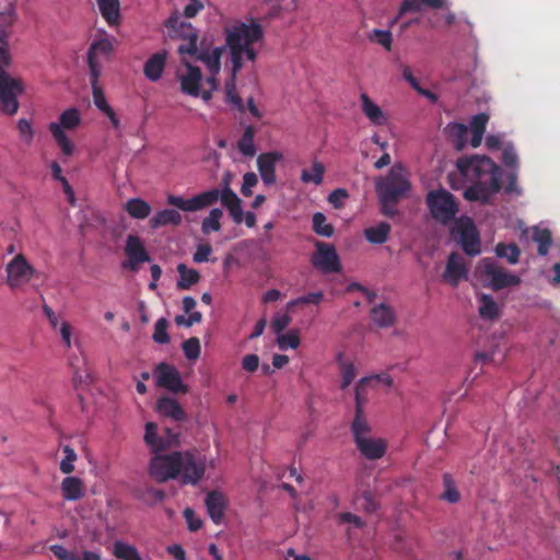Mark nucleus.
I'll return each mask as SVG.
<instances>
[{
  "label": "nucleus",
  "instance_id": "nucleus-21",
  "mask_svg": "<svg viewBox=\"0 0 560 560\" xmlns=\"http://www.w3.org/2000/svg\"><path fill=\"white\" fill-rule=\"evenodd\" d=\"M125 255L126 259L122 260L121 268L135 273L139 271L141 265L151 259L145 247H125Z\"/></svg>",
  "mask_w": 560,
  "mask_h": 560
},
{
  "label": "nucleus",
  "instance_id": "nucleus-46",
  "mask_svg": "<svg viewBox=\"0 0 560 560\" xmlns=\"http://www.w3.org/2000/svg\"><path fill=\"white\" fill-rule=\"evenodd\" d=\"M368 38L372 43L380 44L385 50L390 51L393 45V35L390 31L375 28L368 34Z\"/></svg>",
  "mask_w": 560,
  "mask_h": 560
},
{
  "label": "nucleus",
  "instance_id": "nucleus-58",
  "mask_svg": "<svg viewBox=\"0 0 560 560\" xmlns=\"http://www.w3.org/2000/svg\"><path fill=\"white\" fill-rule=\"evenodd\" d=\"M258 176L254 173H246L243 176L241 191L244 197H250L253 195V188L257 186Z\"/></svg>",
  "mask_w": 560,
  "mask_h": 560
},
{
  "label": "nucleus",
  "instance_id": "nucleus-18",
  "mask_svg": "<svg viewBox=\"0 0 560 560\" xmlns=\"http://www.w3.org/2000/svg\"><path fill=\"white\" fill-rule=\"evenodd\" d=\"M113 50V44L108 38H101L98 40H94L91 43V47L88 51V66L90 72H93V68L97 70V72L102 73V66L98 61V56H104L108 58Z\"/></svg>",
  "mask_w": 560,
  "mask_h": 560
},
{
  "label": "nucleus",
  "instance_id": "nucleus-52",
  "mask_svg": "<svg viewBox=\"0 0 560 560\" xmlns=\"http://www.w3.org/2000/svg\"><path fill=\"white\" fill-rule=\"evenodd\" d=\"M63 452L66 453L65 459H62L59 464V469L63 474H70L74 471V462L77 459V454L69 445L63 447Z\"/></svg>",
  "mask_w": 560,
  "mask_h": 560
},
{
  "label": "nucleus",
  "instance_id": "nucleus-63",
  "mask_svg": "<svg viewBox=\"0 0 560 560\" xmlns=\"http://www.w3.org/2000/svg\"><path fill=\"white\" fill-rule=\"evenodd\" d=\"M205 9V4L200 0H189L188 4L184 8V15L187 19H192L198 12Z\"/></svg>",
  "mask_w": 560,
  "mask_h": 560
},
{
  "label": "nucleus",
  "instance_id": "nucleus-31",
  "mask_svg": "<svg viewBox=\"0 0 560 560\" xmlns=\"http://www.w3.org/2000/svg\"><path fill=\"white\" fill-rule=\"evenodd\" d=\"M256 128L247 126L237 142V149L245 158H253L256 155L257 148L255 145Z\"/></svg>",
  "mask_w": 560,
  "mask_h": 560
},
{
  "label": "nucleus",
  "instance_id": "nucleus-27",
  "mask_svg": "<svg viewBox=\"0 0 560 560\" xmlns=\"http://www.w3.org/2000/svg\"><path fill=\"white\" fill-rule=\"evenodd\" d=\"M373 324L381 328L390 327L396 323V313L390 305L381 303L371 310Z\"/></svg>",
  "mask_w": 560,
  "mask_h": 560
},
{
  "label": "nucleus",
  "instance_id": "nucleus-51",
  "mask_svg": "<svg viewBox=\"0 0 560 560\" xmlns=\"http://www.w3.org/2000/svg\"><path fill=\"white\" fill-rule=\"evenodd\" d=\"M183 351L189 360L198 359L200 354V343L198 337H190L183 343Z\"/></svg>",
  "mask_w": 560,
  "mask_h": 560
},
{
  "label": "nucleus",
  "instance_id": "nucleus-41",
  "mask_svg": "<svg viewBox=\"0 0 560 560\" xmlns=\"http://www.w3.org/2000/svg\"><path fill=\"white\" fill-rule=\"evenodd\" d=\"M177 271L179 273V280L177 282V287L179 289L186 290L189 289L191 285L198 283L199 273L197 269L188 268L186 265L179 264L177 267Z\"/></svg>",
  "mask_w": 560,
  "mask_h": 560
},
{
  "label": "nucleus",
  "instance_id": "nucleus-34",
  "mask_svg": "<svg viewBox=\"0 0 560 560\" xmlns=\"http://www.w3.org/2000/svg\"><path fill=\"white\" fill-rule=\"evenodd\" d=\"M337 364L341 375V388H347L355 378V366L343 353L337 354Z\"/></svg>",
  "mask_w": 560,
  "mask_h": 560
},
{
  "label": "nucleus",
  "instance_id": "nucleus-55",
  "mask_svg": "<svg viewBox=\"0 0 560 560\" xmlns=\"http://www.w3.org/2000/svg\"><path fill=\"white\" fill-rule=\"evenodd\" d=\"M291 320L292 318L288 314H276L271 319L272 331L279 336L291 324Z\"/></svg>",
  "mask_w": 560,
  "mask_h": 560
},
{
  "label": "nucleus",
  "instance_id": "nucleus-37",
  "mask_svg": "<svg viewBox=\"0 0 560 560\" xmlns=\"http://www.w3.org/2000/svg\"><path fill=\"white\" fill-rule=\"evenodd\" d=\"M390 233L388 223L382 221L380 224L364 229V236L372 244L381 245L385 242Z\"/></svg>",
  "mask_w": 560,
  "mask_h": 560
},
{
  "label": "nucleus",
  "instance_id": "nucleus-61",
  "mask_svg": "<svg viewBox=\"0 0 560 560\" xmlns=\"http://www.w3.org/2000/svg\"><path fill=\"white\" fill-rule=\"evenodd\" d=\"M241 364L244 371L254 373L259 368V355L246 354L242 358Z\"/></svg>",
  "mask_w": 560,
  "mask_h": 560
},
{
  "label": "nucleus",
  "instance_id": "nucleus-50",
  "mask_svg": "<svg viewBox=\"0 0 560 560\" xmlns=\"http://www.w3.org/2000/svg\"><path fill=\"white\" fill-rule=\"evenodd\" d=\"M361 509L368 513H373L378 510L380 503L374 498L373 492L363 491L358 499Z\"/></svg>",
  "mask_w": 560,
  "mask_h": 560
},
{
  "label": "nucleus",
  "instance_id": "nucleus-32",
  "mask_svg": "<svg viewBox=\"0 0 560 560\" xmlns=\"http://www.w3.org/2000/svg\"><path fill=\"white\" fill-rule=\"evenodd\" d=\"M50 173L51 177L59 182L65 192V196L71 206H75V192L67 177L62 176V170L58 163V161L50 162Z\"/></svg>",
  "mask_w": 560,
  "mask_h": 560
},
{
  "label": "nucleus",
  "instance_id": "nucleus-64",
  "mask_svg": "<svg viewBox=\"0 0 560 560\" xmlns=\"http://www.w3.org/2000/svg\"><path fill=\"white\" fill-rule=\"evenodd\" d=\"M421 10V3L417 0H404L398 11V19L400 15L408 12H418Z\"/></svg>",
  "mask_w": 560,
  "mask_h": 560
},
{
  "label": "nucleus",
  "instance_id": "nucleus-16",
  "mask_svg": "<svg viewBox=\"0 0 560 560\" xmlns=\"http://www.w3.org/2000/svg\"><path fill=\"white\" fill-rule=\"evenodd\" d=\"M283 159L280 151H268L258 155V173L265 185L271 186L277 182V163Z\"/></svg>",
  "mask_w": 560,
  "mask_h": 560
},
{
  "label": "nucleus",
  "instance_id": "nucleus-62",
  "mask_svg": "<svg viewBox=\"0 0 560 560\" xmlns=\"http://www.w3.org/2000/svg\"><path fill=\"white\" fill-rule=\"evenodd\" d=\"M184 517L188 523V530L197 532L202 526V521L197 518L196 513L191 509L184 510Z\"/></svg>",
  "mask_w": 560,
  "mask_h": 560
},
{
  "label": "nucleus",
  "instance_id": "nucleus-13",
  "mask_svg": "<svg viewBox=\"0 0 560 560\" xmlns=\"http://www.w3.org/2000/svg\"><path fill=\"white\" fill-rule=\"evenodd\" d=\"M468 277L469 269L465 262V258L457 253H452L446 261L442 280L451 287L456 288L462 280H467Z\"/></svg>",
  "mask_w": 560,
  "mask_h": 560
},
{
  "label": "nucleus",
  "instance_id": "nucleus-38",
  "mask_svg": "<svg viewBox=\"0 0 560 560\" xmlns=\"http://www.w3.org/2000/svg\"><path fill=\"white\" fill-rule=\"evenodd\" d=\"M113 553L118 560H142L133 545L117 540L113 544Z\"/></svg>",
  "mask_w": 560,
  "mask_h": 560
},
{
  "label": "nucleus",
  "instance_id": "nucleus-3",
  "mask_svg": "<svg viewBox=\"0 0 560 560\" xmlns=\"http://www.w3.org/2000/svg\"><path fill=\"white\" fill-rule=\"evenodd\" d=\"M219 199L231 215L233 222L237 225L242 224V200L236 192L232 190V188H212L188 199L180 196L170 195L167 197V202L170 206L183 211H198L215 205Z\"/></svg>",
  "mask_w": 560,
  "mask_h": 560
},
{
  "label": "nucleus",
  "instance_id": "nucleus-40",
  "mask_svg": "<svg viewBox=\"0 0 560 560\" xmlns=\"http://www.w3.org/2000/svg\"><path fill=\"white\" fill-rule=\"evenodd\" d=\"M223 210L213 208L210 213L201 222V231L203 234L215 233L221 229V219L223 218Z\"/></svg>",
  "mask_w": 560,
  "mask_h": 560
},
{
  "label": "nucleus",
  "instance_id": "nucleus-39",
  "mask_svg": "<svg viewBox=\"0 0 560 560\" xmlns=\"http://www.w3.org/2000/svg\"><path fill=\"white\" fill-rule=\"evenodd\" d=\"M478 313L485 319H495L499 317V307L492 296L482 294L479 298Z\"/></svg>",
  "mask_w": 560,
  "mask_h": 560
},
{
  "label": "nucleus",
  "instance_id": "nucleus-22",
  "mask_svg": "<svg viewBox=\"0 0 560 560\" xmlns=\"http://www.w3.org/2000/svg\"><path fill=\"white\" fill-rule=\"evenodd\" d=\"M156 410L162 416L170 417L174 421H184L187 417L178 401L168 396H162L156 402Z\"/></svg>",
  "mask_w": 560,
  "mask_h": 560
},
{
  "label": "nucleus",
  "instance_id": "nucleus-48",
  "mask_svg": "<svg viewBox=\"0 0 560 560\" xmlns=\"http://www.w3.org/2000/svg\"><path fill=\"white\" fill-rule=\"evenodd\" d=\"M168 322L166 318L161 317L154 324L153 340L156 343L165 345L170 342V335L167 332Z\"/></svg>",
  "mask_w": 560,
  "mask_h": 560
},
{
  "label": "nucleus",
  "instance_id": "nucleus-7",
  "mask_svg": "<svg viewBox=\"0 0 560 560\" xmlns=\"http://www.w3.org/2000/svg\"><path fill=\"white\" fill-rule=\"evenodd\" d=\"M165 27L171 38L184 40L178 46L179 54L195 55L198 52V32L191 23L184 21L178 13H174L166 20Z\"/></svg>",
  "mask_w": 560,
  "mask_h": 560
},
{
  "label": "nucleus",
  "instance_id": "nucleus-12",
  "mask_svg": "<svg viewBox=\"0 0 560 560\" xmlns=\"http://www.w3.org/2000/svg\"><path fill=\"white\" fill-rule=\"evenodd\" d=\"M453 221L451 236L459 245H480L478 228L471 218L464 215Z\"/></svg>",
  "mask_w": 560,
  "mask_h": 560
},
{
  "label": "nucleus",
  "instance_id": "nucleus-14",
  "mask_svg": "<svg viewBox=\"0 0 560 560\" xmlns=\"http://www.w3.org/2000/svg\"><path fill=\"white\" fill-rule=\"evenodd\" d=\"M32 271L24 256L18 255L7 265V283L12 289L20 288L30 280Z\"/></svg>",
  "mask_w": 560,
  "mask_h": 560
},
{
  "label": "nucleus",
  "instance_id": "nucleus-42",
  "mask_svg": "<svg viewBox=\"0 0 560 560\" xmlns=\"http://www.w3.org/2000/svg\"><path fill=\"white\" fill-rule=\"evenodd\" d=\"M325 174V166L319 161H314L311 170H302L301 180L304 183H313L318 186L322 184Z\"/></svg>",
  "mask_w": 560,
  "mask_h": 560
},
{
  "label": "nucleus",
  "instance_id": "nucleus-5",
  "mask_svg": "<svg viewBox=\"0 0 560 560\" xmlns=\"http://www.w3.org/2000/svg\"><path fill=\"white\" fill-rule=\"evenodd\" d=\"M81 116L75 107L67 108L61 113L57 121L49 122V131L65 156L74 154L75 145L66 130H74L80 126Z\"/></svg>",
  "mask_w": 560,
  "mask_h": 560
},
{
  "label": "nucleus",
  "instance_id": "nucleus-11",
  "mask_svg": "<svg viewBox=\"0 0 560 560\" xmlns=\"http://www.w3.org/2000/svg\"><path fill=\"white\" fill-rule=\"evenodd\" d=\"M156 384L166 388L174 394H186L189 392L188 385L184 384L180 380V373L177 369L167 363H160L156 369Z\"/></svg>",
  "mask_w": 560,
  "mask_h": 560
},
{
  "label": "nucleus",
  "instance_id": "nucleus-10",
  "mask_svg": "<svg viewBox=\"0 0 560 560\" xmlns=\"http://www.w3.org/2000/svg\"><path fill=\"white\" fill-rule=\"evenodd\" d=\"M478 270L494 290L515 287L521 283L518 276L506 272L503 267L498 266L497 261L491 258H483L478 266Z\"/></svg>",
  "mask_w": 560,
  "mask_h": 560
},
{
  "label": "nucleus",
  "instance_id": "nucleus-19",
  "mask_svg": "<svg viewBox=\"0 0 560 560\" xmlns=\"http://www.w3.org/2000/svg\"><path fill=\"white\" fill-rule=\"evenodd\" d=\"M166 59L167 52L165 50L151 55L144 63V78L153 82L160 80L163 77Z\"/></svg>",
  "mask_w": 560,
  "mask_h": 560
},
{
  "label": "nucleus",
  "instance_id": "nucleus-23",
  "mask_svg": "<svg viewBox=\"0 0 560 560\" xmlns=\"http://www.w3.org/2000/svg\"><path fill=\"white\" fill-rule=\"evenodd\" d=\"M183 217L178 210L166 208L159 210L149 221L151 228L156 229L161 226H179L182 224Z\"/></svg>",
  "mask_w": 560,
  "mask_h": 560
},
{
  "label": "nucleus",
  "instance_id": "nucleus-44",
  "mask_svg": "<svg viewBox=\"0 0 560 560\" xmlns=\"http://www.w3.org/2000/svg\"><path fill=\"white\" fill-rule=\"evenodd\" d=\"M313 230L319 236L330 237L334 234V226L328 223L325 214L317 212L312 217Z\"/></svg>",
  "mask_w": 560,
  "mask_h": 560
},
{
  "label": "nucleus",
  "instance_id": "nucleus-43",
  "mask_svg": "<svg viewBox=\"0 0 560 560\" xmlns=\"http://www.w3.org/2000/svg\"><path fill=\"white\" fill-rule=\"evenodd\" d=\"M373 381V376H364L354 387V408H364L368 402V387Z\"/></svg>",
  "mask_w": 560,
  "mask_h": 560
},
{
  "label": "nucleus",
  "instance_id": "nucleus-36",
  "mask_svg": "<svg viewBox=\"0 0 560 560\" xmlns=\"http://www.w3.org/2000/svg\"><path fill=\"white\" fill-rule=\"evenodd\" d=\"M125 209L132 218L145 219L151 213L152 208L144 199L131 198L127 200Z\"/></svg>",
  "mask_w": 560,
  "mask_h": 560
},
{
  "label": "nucleus",
  "instance_id": "nucleus-9",
  "mask_svg": "<svg viewBox=\"0 0 560 560\" xmlns=\"http://www.w3.org/2000/svg\"><path fill=\"white\" fill-rule=\"evenodd\" d=\"M207 470V459L196 452H179V476L184 485H198Z\"/></svg>",
  "mask_w": 560,
  "mask_h": 560
},
{
  "label": "nucleus",
  "instance_id": "nucleus-2",
  "mask_svg": "<svg viewBox=\"0 0 560 560\" xmlns=\"http://www.w3.org/2000/svg\"><path fill=\"white\" fill-rule=\"evenodd\" d=\"M456 166L460 176L471 184L464 191V197L470 201L486 205L502 188V170L486 155L459 158Z\"/></svg>",
  "mask_w": 560,
  "mask_h": 560
},
{
  "label": "nucleus",
  "instance_id": "nucleus-29",
  "mask_svg": "<svg viewBox=\"0 0 560 560\" xmlns=\"http://www.w3.org/2000/svg\"><path fill=\"white\" fill-rule=\"evenodd\" d=\"M50 550L57 560H102L98 552L85 550L80 558L75 551L67 550L62 545H51Z\"/></svg>",
  "mask_w": 560,
  "mask_h": 560
},
{
  "label": "nucleus",
  "instance_id": "nucleus-33",
  "mask_svg": "<svg viewBox=\"0 0 560 560\" xmlns=\"http://www.w3.org/2000/svg\"><path fill=\"white\" fill-rule=\"evenodd\" d=\"M101 15L109 25H116L119 22V0H96Z\"/></svg>",
  "mask_w": 560,
  "mask_h": 560
},
{
  "label": "nucleus",
  "instance_id": "nucleus-15",
  "mask_svg": "<svg viewBox=\"0 0 560 560\" xmlns=\"http://www.w3.org/2000/svg\"><path fill=\"white\" fill-rule=\"evenodd\" d=\"M311 262L323 273H335L340 270L336 247H317L311 257Z\"/></svg>",
  "mask_w": 560,
  "mask_h": 560
},
{
  "label": "nucleus",
  "instance_id": "nucleus-8",
  "mask_svg": "<svg viewBox=\"0 0 560 560\" xmlns=\"http://www.w3.org/2000/svg\"><path fill=\"white\" fill-rule=\"evenodd\" d=\"M149 474L158 482L176 479L180 474V452L153 455L149 464Z\"/></svg>",
  "mask_w": 560,
  "mask_h": 560
},
{
  "label": "nucleus",
  "instance_id": "nucleus-4",
  "mask_svg": "<svg viewBox=\"0 0 560 560\" xmlns=\"http://www.w3.org/2000/svg\"><path fill=\"white\" fill-rule=\"evenodd\" d=\"M376 192L384 202H398L411 188L407 171L404 166L396 164L392 166L388 174L376 180Z\"/></svg>",
  "mask_w": 560,
  "mask_h": 560
},
{
  "label": "nucleus",
  "instance_id": "nucleus-59",
  "mask_svg": "<svg viewBox=\"0 0 560 560\" xmlns=\"http://www.w3.org/2000/svg\"><path fill=\"white\" fill-rule=\"evenodd\" d=\"M488 120L489 116L487 113H478L470 121V130L485 136Z\"/></svg>",
  "mask_w": 560,
  "mask_h": 560
},
{
  "label": "nucleus",
  "instance_id": "nucleus-56",
  "mask_svg": "<svg viewBox=\"0 0 560 560\" xmlns=\"http://www.w3.org/2000/svg\"><path fill=\"white\" fill-rule=\"evenodd\" d=\"M347 198H349V194L346 188H336L328 195V202H330L334 208L339 209L343 207V202Z\"/></svg>",
  "mask_w": 560,
  "mask_h": 560
},
{
  "label": "nucleus",
  "instance_id": "nucleus-54",
  "mask_svg": "<svg viewBox=\"0 0 560 560\" xmlns=\"http://www.w3.org/2000/svg\"><path fill=\"white\" fill-rule=\"evenodd\" d=\"M532 238L537 245H551L552 236L551 232L547 228L535 226L533 229Z\"/></svg>",
  "mask_w": 560,
  "mask_h": 560
},
{
  "label": "nucleus",
  "instance_id": "nucleus-26",
  "mask_svg": "<svg viewBox=\"0 0 560 560\" xmlns=\"http://www.w3.org/2000/svg\"><path fill=\"white\" fill-rule=\"evenodd\" d=\"M361 102H362V110L366 118L370 119V121L374 126H385L387 122V117L385 116V113L382 110V108L376 105L375 102L372 101L371 97L368 96L366 93L361 94Z\"/></svg>",
  "mask_w": 560,
  "mask_h": 560
},
{
  "label": "nucleus",
  "instance_id": "nucleus-57",
  "mask_svg": "<svg viewBox=\"0 0 560 560\" xmlns=\"http://www.w3.org/2000/svg\"><path fill=\"white\" fill-rule=\"evenodd\" d=\"M16 128L20 139L26 143H31L33 139V128L31 122L25 118H21L18 121Z\"/></svg>",
  "mask_w": 560,
  "mask_h": 560
},
{
  "label": "nucleus",
  "instance_id": "nucleus-45",
  "mask_svg": "<svg viewBox=\"0 0 560 560\" xmlns=\"http://www.w3.org/2000/svg\"><path fill=\"white\" fill-rule=\"evenodd\" d=\"M443 486L444 491L442 493V499L451 502L456 503L460 500V492L456 488V483L453 480L451 474H444L443 475Z\"/></svg>",
  "mask_w": 560,
  "mask_h": 560
},
{
  "label": "nucleus",
  "instance_id": "nucleus-17",
  "mask_svg": "<svg viewBox=\"0 0 560 560\" xmlns=\"http://www.w3.org/2000/svg\"><path fill=\"white\" fill-rule=\"evenodd\" d=\"M186 73H182L180 75L178 73L180 91L188 94V96L198 97L202 80L201 70L198 67L191 66L189 62L186 63Z\"/></svg>",
  "mask_w": 560,
  "mask_h": 560
},
{
  "label": "nucleus",
  "instance_id": "nucleus-6",
  "mask_svg": "<svg viewBox=\"0 0 560 560\" xmlns=\"http://www.w3.org/2000/svg\"><path fill=\"white\" fill-rule=\"evenodd\" d=\"M425 203L432 218L443 225L450 224L459 211L456 198L444 188L430 190Z\"/></svg>",
  "mask_w": 560,
  "mask_h": 560
},
{
  "label": "nucleus",
  "instance_id": "nucleus-49",
  "mask_svg": "<svg viewBox=\"0 0 560 560\" xmlns=\"http://www.w3.org/2000/svg\"><path fill=\"white\" fill-rule=\"evenodd\" d=\"M322 292H313L306 295L299 296L296 299L290 300L287 304V311L290 312L294 306L302 304H319L323 300Z\"/></svg>",
  "mask_w": 560,
  "mask_h": 560
},
{
  "label": "nucleus",
  "instance_id": "nucleus-28",
  "mask_svg": "<svg viewBox=\"0 0 560 560\" xmlns=\"http://www.w3.org/2000/svg\"><path fill=\"white\" fill-rule=\"evenodd\" d=\"M144 443L149 445L154 455L167 450V443L164 442L162 435L158 434V427L154 422H147L144 425Z\"/></svg>",
  "mask_w": 560,
  "mask_h": 560
},
{
  "label": "nucleus",
  "instance_id": "nucleus-25",
  "mask_svg": "<svg viewBox=\"0 0 560 560\" xmlns=\"http://www.w3.org/2000/svg\"><path fill=\"white\" fill-rule=\"evenodd\" d=\"M206 509L214 523H220L224 515V494L219 491H211L206 497Z\"/></svg>",
  "mask_w": 560,
  "mask_h": 560
},
{
  "label": "nucleus",
  "instance_id": "nucleus-24",
  "mask_svg": "<svg viewBox=\"0 0 560 560\" xmlns=\"http://www.w3.org/2000/svg\"><path fill=\"white\" fill-rule=\"evenodd\" d=\"M351 431L355 444L371 435L372 425L368 420V416L365 415L364 409H354V418L351 423Z\"/></svg>",
  "mask_w": 560,
  "mask_h": 560
},
{
  "label": "nucleus",
  "instance_id": "nucleus-47",
  "mask_svg": "<svg viewBox=\"0 0 560 560\" xmlns=\"http://www.w3.org/2000/svg\"><path fill=\"white\" fill-rule=\"evenodd\" d=\"M276 342L282 351H285L288 348L295 349L301 345L300 331L290 330L287 334H280L277 336Z\"/></svg>",
  "mask_w": 560,
  "mask_h": 560
},
{
  "label": "nucleus",
  "instance_id": "nucleus-53",
  "mask_svg": "<svg viewBox=\"0 0 560 560\" xmlns=\"http://www.w3.org/2000/svg\"><path fill=\"white\" fill-rule=\"evenodd\" d=\"M494 254L498 257H506L512 265L518 261L521 256V247H494Z\"/></svg>",
  "mask_w": 560,
  "mask_h": 560
},
{
  "label": "nucleus",
  "instance_id": "nucleus-1",
  "mask_svg": "<svg viewBox=\"0 0 560 560\" xmlns=\"http://www.w3.org/2000/svg\"><path fill=\"white\" fill-rule=\"evenodd\" d=\"M225 38L224 47H214L209 49L205 42L198 46L197 52L194 55L197 60L205 63L210 73L218 74L221 70V58L225 48L229 49V60L226 68L231 71V77L225 81V100L236 109L243 112L244 105L241 96L236 91V78L243 68L244 60L256 61L259 49L264 40V28L261 24L255 20L247 22L235 21L223 28Z\"/></svg>",
  "mask_w": 560,
  "mask_h": 560
},
{
  "label": "nucleus",
  "instance_id": "nucleus-60",
  "mask_svg": "<svg viewBox=\"0 0 560 560\" xmlns=\"http://www.w3.org/2000/svg\"><path fill=\"white\" fill-rule=\"evenodd\" d=\"M502 161L506 167L516 168L518 166V156L513 147L503 149Z\"/></svg>",
  "mask_w": 560,
  "mask_h": 560
},
{
  "label": "nucleus",
  "instance_id": "nucleus-20",
  "mask_svg": "<svg viewBox=\"0 0 560 560\" xmlns=\"http://www.w3.org/2000/svg\"><path fill=\"white\" fill-rule=\"evenodd\" d=\"M364 458L370 460L381 459L387 450V443L382 439H373L371 435L355 444Z\"/></svg>",
  "mask_w": 560,
  "mask_h": 560
},
{
  "label": "nucleus",
  "instance_id": "nucleus-30",
  "mask_svg": "<svg viewBox=\"0 0 560 560\" xmlns=\"http://www.w3.org/2000/svg\"><path fill=\"white\" fill-rule=\"evenodd\" d=\"M61 491L63 498L68 501L80 500L84 495L83 482L79 478L67 477L61 482Z\"/></svg>",
  "mask_w": 560,
  "mask_h": 560
},
{
  "label": "nucleus",
  "instance_id": "nucleus-35",
  "mask_svg": "<svg viewBox=\"0 0 560 560\" xmlns=\"http://www.w3.org/2000/svg\"><path fill=\"white\" fill-rule=\"evenodd\" d=\"M90 77H91V85H92V100H93L94 106L102 112L109 105L105 98L104 91L98 81L100 77H101V72H97V70H95L93 68V72H90Z\"/></svg>",
  "mask_w": 560,
  "mask_h": 560
}]
</instances>
